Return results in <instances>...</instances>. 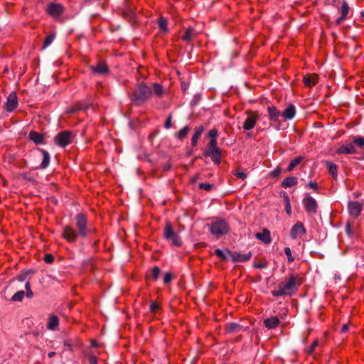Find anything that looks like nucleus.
Listing matches in <instances>:
<instances>
[{"instance_id": "nucleus-46", "label": "nucleus", "mask_w": 364, "mask_h": 364, "mask_svg": "<svg viewBox=\"0 0 364 364\" xmlns=\"http://www.w3.org/2000/svg\"><path fill=\"white\" fill-rule=\"evenodd\" d=\"M232 174L242 180H245L247 178V174L242 171H240L239 170L235 171L232 172Z\"/></svg>"}, {"instance_id": "nucleus-43", "label": "nucleus", "mask_w": 364, "mask_h": 364, "mask_svg": "<svg viewBox=\"0 0 364 364\" xmlns=\"http://www.w3.org/2000/svg\"><path fill=\"white\" fill-rule=\"evenodd\" d=\"M284 253L287 256L288 262L291 263L294 261V257L291 255V249L288 247L284 248Z\"/></svg>"}, {"instance_id": "nucleus-15", "label": "nucleus", "mask_w": 364, "mask_h": 364, "mask_svg": "<svg viewBox=\"0 0 364 364\" xmlns=\"http://www.w3.org/2000/svg\"><path fill=\"white\" fill-rule=\"evenodd\" d=\"M264 326L267 329H274L280 324V319L277 316H271L264 320Z\"/></svg>"}, {"instance_id": "nucleus-26", "label": "nucleus", "mask_w": 364, "mask_h": 364, "mask_svg": "<svg viewBox=\"0 0 364 364\" xmlns=\"http://www.w3.org/2000/svg\"><path fill=\"white\" fill-rule=\"evenodd\" d=\"M29 139L36 144H41L43 143V136L36 132L31 131L29 133Z\"/></svg>"}, {"instance_id": "nucleus-51", "label": "nucleus", "mask_w": 364, "mask_h": 364, "mask_svg": "<svg viewBox=\"0 0 364 364\" xmlns=\"http://www.w3.org/2000/svg\"><path fill=\"white\" fill-rule=\"evenodd\" d=\"M88 362L90 364H97V358L95 355H89Z\"/></svg>"}, {"instance_id": "nucleus-19", "label": "nucleus", "mask_w": 364, "mask_h": 364, "mask_svg": "<svg viewBox=\"0 0 364 364\" xmlns=\"http://www.w3.org/2000/svg\"><path fill=\"white\" fill-rule=\"evenodd\" d=\"M59 326V318L57 316L51 314L48 316L47 328L50 331H55Z\"/></svg>"}, {"instance_id": "nucleus-56", "label": "nucleus", "mask_w": 364, "mask_h": 364, "mask_svg": "<svg viewBox=\"0 0 364 364\" xmlns=\"http://www.w3.org/2000/svg\"><path fill=\"white\" fill-rule=\"evenodd\" d=\"M55 351H51V352H49L48 354V356L49 358H53V356L55 355Z\"/></svg>"}, {"instance_id": "nucleus-1", "label": "nucleus", "mask_w": 364, "mask_h": 364, "mask_svg": "<svg viewBox=\"0 0 364 364\" xmlns=\"http://www.w3.org/2000/svg\"><path fill=\"white\" fill-rule=\"evenodd\" d=\"M75 223L76 229L70 225H65L63 229L62 236L69 242H75L79 237H86L95 232V229L88 227L87 218L85 214L80 213L75 215Z\"/></svg>"}, {"instance_id": "nucleus-25", "label": "nucleus", "mask_w": 364, "mask_h": 364, "mask_svg": "<svg viewBox=\"0 0 364 364\" xmlns=\"http://www.w3.org/2000/svg\"><path fill=\"white\" fill-rule=\"evenodd\" d=\"M204 127L203 125H200L198 127H195L194 134L191 138V144L192 146H196L198 141L199 138L200 137L202 133L203 132Z\"/></svg>"}, {"instance_id": "nucleus-47", "label": "nucleus", "mask_w": 364, "mask_h": 364, "mask_svg": "<svg viewBox=\"0 0 364 364\" xmlns=\"http://www.w3.org/2000/svg\"><path fill=\"white\" fill-rule=\"evenodd\" d=\"M173 279V276L171 272H166L164 277V283L168 284Z\"/></svg>"}, {"instance_id": "nucleus-10", "label": "nucleus", "mask_w": 364, "mask_h": 364, "mask_svg": "<svg viewBox=\"0 0 364 364\" xmlns=\"http://www.w3.org/2000/svg\"><path fill=\"white\" fill-rule=\"evenodd\" d=\"M18 105L17 95L15 92H11L7 99L6 102L5 104V109L8 112H12L14 111Z\"/></svg>"}, {"instance_id": "nucleus-39", "label": "nucleus", "mask_w": 364, "mask_h": 364, "mask_svg": "<svg viewBox=\"0 0 364 364\" xmlns=\"http://www.w3.org/2000/svg\"><path fill=\"white\" fill-rule=\"evenodd\" d=\"M24 296L25 292L23 291H18L13 295L11 300L13 301H22Z\"/></svg>"}, {"instance_id": "nucleus-36", "label": "nucleus", "mask_w": 364, "mask_h": 364, "mask_svg": "<svg viewBox=\"0 0 364 364\" xmlns=\"http://www.w3.org/2000/svg\"><path fill=\"white\" fill-rule=\"evenodd\" d=\"M353 142L358 147L364 148V137L361 136H355L353 139Z\"/></svg>"}, {"instance_id": "nucleus-3", "label": "nucleus", "mask_w": 364, "mask_h": 364, "mask_svg": "<svg viewBox=\"0 0 364 364\" xmlns=\"http://www.w3.org/2000/svg\"><path fill=\"white\" fill-rule=\"evenodd\" d=\"M152 95L150 87L144 83L139 84L131 95L132 101L136 105L141 106Z\"/></svg>"}, {"instance_id": "nucleus-45", "label": "nucleus", "mask_w": 364, "mask_h": 364, "mask_svg": "<svg viewBox=\"0 0 364 364\" xmlns=\"http://www.w3.org/2000/svg\"><path fill=\"white\" fill-rule=\"evenodd\" d=\"M25 289L26 290V296L29 299L33 296V293L31 288V284L29 282H27L25 284Z\"/></svg>"}, {"instance_id": "nucleus-4", "label": "nucleus", "mask_w": 364, "mask_h": 364, "mask_svg": "<svg viewBox=\"0 0 364 364\" xmlns=\"http://www.w3.org/2000/svg\"><path fill=\"white\" fill-rule=\"evenodd\" d=\"M204 156L210 157L215 164L219 165L222 160V150L218 143L209 141L204 152Z\"/></svg>"}, {"instance_id": "nucleus-28", "label": "nucleus", "mask_w": 364, "mask_h": 364, "mask_svg": "<svg viewBox=\"0 0 364 364\" xmlns=\"http://www.w3.org/2000/svg\"><path fill=\"white\" fill-rule=\"evenodd\" d=\"M92 72L98 74H106L108 72V66L103 63L97 64L95 67H92Z\"/></svg>"}, {"instance_id": "nucleus-50", "label": "nucleus", "mask_w": 364, "mask_h": 364, "mask_svg": "<svg viewBox=\"0 0 364 364\" xmlns=\"http://www.w3.org/2000/svg\"><path fill=\"white\" fill-rule=\"evenodd\" d=\"M171 120H172V116H171V114H170L168 117V118L166 119L165 124H164V127L166 129H170L171 127V126H172Z\"/></svg>"}, {"instance_id": "nucleus-53", "label": "nucleus", "mask_w": 364, "mask_h": 364, "mask_svg": "<svg viewBox=\"0 0 364 364\" xmlns=\"http://www.w3.org/2000/svg\"><path fill=\"white\" fill-rule=\"evenodd\" d=\"M307 187L311 188V189H314L315 191H317L318 189V185L316 182H309L307 185Z\"/></svg>"}, {"instance_id": "nucleus-8", "label": "nucleus", "mask_w": 364, "mask_h": 364, "mask_svg": "<svg viewBox=\"0 0 364 364\" xmlns=\"http://www.w3.org/2000/svg\"><path fill=\"white\" fill-rule=\"evenodd\" d=\"M247 117L242 124V129L245 131L252 129L259 119V113L257 111H247Z\"/></svg>"}, {"instance_id": "nucleus-30", "label": "nucleus", "mask_w": 364, "mask_h": 364, "mask_svg": "<svg viewBox=\"0 0 364 364\" xmlns=\"http://www.w3.org/2000/svg\"><path fill=\"white\" fill-rule=\"evenodd\" d=\"M41 151L43 155V161L41 164V168H46L48 166L50 163V154L47 151L44 149H41Z\"/></svg>"}, {"instance_id": "nucleus-27", "label": "nucleus", "mask_w": 364, "mask_h": 364, "mask_svg": "<svg viewBox=\"0 0 364 364\" xmlns=\"http://www.w3.org/2000/svg\"><path fill=\"white\" fill-rule=\"evenodd\" d=\"M160 272L161 270L159 267H154L147 272L146 279L156 281L159 278Z\"/></svg>"}, {"instance_id": "nucleus-59", "label": "nucleus", "mask_w": 364, "mask_h": 364, "mask_svg": "<svg viewBox=\"0 0 364 364\" xmlns=\"http://www.w3.org/2000/svg\"><path fill=\"white\" fill-rule=\"evenodd\" d=\"M92 346H94V347L97 346V342H96V341H93L92 342Z\"/></svg>"}, {"instance_id": "nucleus-35", "label": "nucleus", "mask_w": 364, "mask_h": 364, "mask_svg": "<svg viewBox=\"0 0 364 364\" xmlns=\"http://www.w3.org/2000/svg\"><path fill=\"white\" fill-rule=\"evenodd\" d=\"M159 27L161 31L164 33H168V21L166 18L161 17L159 21Z\"/></svg>"}, {"instance_id": "nucleus-7", "label": "nucleus", "mask_w": 364, "mask_h": 364, "mask_svg": "<svg viewBox=\"0 0 364 364\" xmlns=\"http://www.w3.org/2000/svg\"><path fill=\"white\" fill-rule=\"evenodd\" d=\"M74 136L70 131H63L59 132L54 138L55 144L60 147H65L72 143Z\"/></svg>"}, {"instance_id": "nucleus-32", "label": "nucleus", "mask_w": 364, "mask_h": 364, "mask_svg": "<svg viewBox=\"0 0 364 364\" xmlns=\"http://www.w3.org/2000/svg\"><path fill=\"white\" fill-rule=\"evenodd\" d=\"M326 164L328 168V171L330 174L332 176L333 178H337V173H338V167L336 164H333L331 161H326Z\"/></svg>"}, {"instance_id": "nucleus-6", "label": "nucleus", "mask_w": 364, "mask_h": 364, "mask_svg": "<svg viewBox=\"0 0 364 364\" xmlns=\"http://www.w3.org/2000/svg\"><path fill=\"white\" fill-rule=\"evenodd\" d=\"M164 238L167 240H171L172 245L176 247H180L182 245V241L180 236L173 231L170 223H166L164 228Z\"/></svg>"}, {"instance_id": "nucleus-2", "label": "nucleus", "mask_w": 364, "mask_h": 364, "mask_svg": "<svg viewBox=\"0 0 364 364\" xmlns=\"http://www.w3.org/2000/svg\"><path fill=\"white\" fill-rule=\"evenodd\" d=\"M302 283L303 279L299 274H291L278 284L277 289L272 290L271 293L276 297L291 296L296 294Z\"/></svg>"}, {"instance_id": "nucleus-41", "label": "nucleus", "mask_w": 364, "mask_h": 364, "mask_svg": "<svg viewBox=\"0 0 364 364\" xmlns=\"http://www.w3.org/2000/svg\"><path fill=\"white\" fill-rule=\"evenodd\" d=\"M54 38H55V35L54 34H50L49 36H48L46 38H45V41L43 42V48L48 47V46H50L52 42L54 41Z\"/></svg>"}, {"instance_id": "nucleus-42", "label": "nucleus", "mask_w": 364, "mask_h": 364, "mask_svg": "<svg viewBox=\"0 0 364 364\" xmlns=\"http://www.w3.org/2000/svg\"><path fill=\"white\" fill-rule=\"evenodd\" d=\"M284 200H285V210L289 215H291V208L290 200H289L288 196H284Z\"/></svg>"}, {"instance_id": "nucleus-33", "label": "nucleus", "mask_w": 364, "mask_h": 364, "mask_svg": "<svg viewBox=\"0 0 364 364\" xmlns=\"http://www.w3.org/2000/svg\"><path fill=\"white\" fill-rule=\"evenodd\" d=\"M189 131L190 127L188 126H186L183 129H181L178 132H177L176 136L180 140H183L187 136Z\"/></svg>"}, {"instance_id": "nucleus-22", "label": "nucleus", "mask_w": 364, "mask_h": 364, "mask_svg": "<svg viewBox=\"0 0 364 364\" xmlns=\"http://www.w3.org/2000/svg\"><path fill=\"white\" fill-rule=\"evenodd\" d=\"M338 154H353L356 153V149L352 144L341 146L338 150Z\"/></svg>"}, {"instance_id": "nucleus-58", "label": "nucleus", "mask_w": 364, "mask_h": 364, "mask_svg": "<svg viewBox=\"0 0 364 364\" xmlns=\"http://www.w3.org/2000/svg\"><path fill=\"white\" fill-rule=\"evenodd\" d=\"M347 329H348V326L346 325H343V328H342V331L345 332V331H347Z\"/></svg>"}, {"instance_id": "nucleus-29", "label": "nucleus", "mask_w": 364, "mask_h": 364, "mask_svg": "<svg viewBox=\"0 0 364 364\" xmlns=\"http://www.w3.org/2000/svg\"><path fill=\"white\" fill-rule=\"evenodd\" d=\"M297 184V178L296 177H287L282 183V186L284 188H290Z\"/></svg>"}, {"instance_id": "nucleus-5", "label": "nucleus", "mask_w": 364, "mask_h": 364, "mask_svg": "<svg viewBox=\"0 0 364 364\" xmlns=\"http://www.w3.org/2000/svg\"><path fill=\"white\" fill-rule=\"evenodd\" d=\"M210 231L212 235L219 237L229 232L228 223L225 220L218 219L210 224Z\"/></svg>"}, {"instance_id": "nucleus-16", "label": "nucleus", "mask_w": 364, "mask_h": 364, "mask_svg": "<svg viewBox=\"0 0 364 364\" xmlns=\"http://www.w3.org/2000/svg\"><path fill=\"white\" fill-rule=\"evenodd\" d=\"M198 32L192 27L186 29L184 34L181 36V39L187 43L192 41L198 36Z\"/></svg>"}, {"instance_id": "nucleus-44", "label": "nucleus", "mask_w": 364, "mask_h": 364, "mask_svg": "<svg viewBox=\"0 0 364 364\" xmlns=\"http://www.w3.org/2000/svg\"><path fill=\"white\" fill-rule=\"evenodd\" d=\"M213 187V184L210 183H201L199 184V188L207 191H210Z\"/></svg>"}, {"instance_id": "nucleus-17", "label": "nucleus", "mask_w": 364, "mask_h": 364, "mask_svg": "<svg viewBox=\"0 0 364 364\" xmlns=\"http://www.w3.org/2000/svg\"><path fill=\"white\" fill-rule=\"evenodd\" d=\"M255 237L264 244H269L272 241L270 231L267 228H264L261 232L256 233Z\"/></svg>"}, {"instance_id": "nucleus-24", "label": "nucleus", "mask_w": 364, "mask_h": 364, "mask_svg": "<svg viewBox=\"0 0 364 364\" xmlns=\"http://www.w3.org/2000/svg\"><path fill=\"white\" fill-rule=\"evenodd\" d=\"M318 76L316 74L307 75L304 77V83L305 86L311 87L318 82Z\"/></svg>"}, {"instance_id": "nucleus-31", "label": "nucleus", "mask_w": 364, "mask_h": 364, "mask_svg": "<svg viewBox=\"0 0 364 364\" xmlns=\"http://www.w3.org/2000/svg\"><path fill=\"white\" fill-rule=\"evenodd\" d=\"M303 159L304 158L302 156H297L295 159H294L293 160H291L287 168V172L292 171L294 169V168L296 166H297L302 161Z\"/></svg>"}, {"instance_id": "nucleus-34", "label": "nucleus", "mask_w": 364, "mask_h": 364, "mask_svg": "<svg viewBox=\"0 0 364 364\" xmlns=\"http://www.w3.org/2000/svg\"><path fill=\"white\" fill-rule=\"evenodd\" d=\"M225 329L228 333L238 332L241 326L235 323H230L226 325Z\"/></svg>"}, {"instance_id": "nucleus-13", "label": "nucleus", "mask_w": 364, "mask_h": 364, "mask_svg": "<svg viewBox=\"0 0 364 364\" xmlns=\"http://www.w3.org/2000/svg\"><path fill=\"white\" fill-rule=\"evenodd\" d=\"M228 254L235 262H244L248 261L252 256L250 252L247 253H238L236 252H230L228 250Z\"/></svg>"}, {"instance_id": "nucleus-21", "label": "nucleus", "mask_w": 364, "mask_h": 364, "mask_svg": "<svg viewBox=\"0 0 364 364\" xmlns=\"http://www.w3.org/2000/svg\"><path fill=\"white\" fill-rule=\"evenodd\" d=\"M296 114V108L293 105H289L282 113V117L284 120L292 119Z\"/></svg>"}, {"instance_id": "nucleus-20", "label": "nucleus", "mask_w": 364, "mask_h": 364, "mask_svg": "<svg viewBox=\"0 0 364 364\" xmlns=\"http://www.w3.org/2000/svg\"><path fill=\"white\" fill-rule=\"evenodd\" d=\"M152 94L154 93L157 97L162 98L166 95V91L164 90L162 85L155 82L152 85Z\"/></svg>"}, {"instance_id": "nucleus-9", "label": "nucleus", "mask_w": 364, "mask_h": 364, "mask_svg": "<svg viewBox=\"0 0 364 364\" xmlns=\"http://www.w3.org/2000/svg\"><path fill=\"white\" fill-rule=\"evenodd\" d=\"M303 205L306 211L309 215H314L317 212L318 204L311 196H307L303 199Z\"/></svg>"}, {"instance_id": "nucleus-55", "label": "nucleus", "mask_w": 364, "mask_h": 364, "mask_svg": "<svg viewBox=\"0 0 364 364\" xmlns=\"http://www.w3.org/2000/svg\"><path fill=\"white\" fill-rule=\"evenodd\" d=\"M25 278H26V275L22 274L18 277V280L20 282H23L25 280Z\"/></svg>"}, {"instance_id": "nucleus-57", "label": "nucleus", "mask_w": 364, "mask_h": 364, "mask_svg": "<svg viewBox=\"0 0 364 364\" xmlns=\"http://www.w3.org/2000/svg\"><path fill=\"white\" fill-rule=\"evenodd\" d=\"M77 109L72 108V109H68V110L67 111V112H68V113H72V112H75V111H77Z\"/></svg>"}, {"instance_id": "nucleus-14", "label": "nucleus", "mask_w": 364, "mask_h": 364, "mask_svg": "<svg viewBox=\"0 0 364 364\" xmlns=\"http://www.w3.org/2000/svg\"><path fill=\"white\" fill-rule=\"evenodd\" d=\"M348 210L350 215L357 218L361 213L362 205L356 201L350 202L348 204Z\"/></svg>"}, {"instance_id": "nucleus-37", "label": "nucleus", "mask_w": 364, "mask_h": 364, "mask_svg": "<svg viewBox=\"0 0 364 364\" xmlns=\"http://www.w3.org/2000/svg\"><path fill=\"white\" fill-rule=\"evenodd\" d=\"M161 309V304L158 301H154L150 304L149 310L152 314H156Z\"/></svg>"}, {"instance_id": "nucleus-18", "label": "nucleus", "mask_w": 364, "mask_h": 364, "mask_svg": "<svg viewBox=\"0 0 364 364\" xmlns=\"http://www.w3.org/2000/svg\"><path fill=\"white\" fill-rule=\"evenodd\" d=\"M267 112L270 121L274 122H279V118L282 116V113L276 107L268 106Z\"/></svg>"}, {"instance_id": "nucleus-38", "label": "nucleus", "mask_w": 364, "mask_h": 364, "mask_svg": "<svg viewBox=\"0 0 364 364\" xmlns=\"http://www.w3.org/2000/svg\"><path fill=\"white\" fill-rule=\"evenodd\" d=\"M218 135V129H212L208 133V136L210 139V141H215V143H218V141H217Z\"/></svg>"}, {"instance_id": "nucleus-40", "label": "nucleus", "mask_w": 364, "mask_h": 364, "mask_svg": "<svg viewBox=\"0 0 364 364\" xmlns=\"http://www.w3.org/2000/svg\"><path fill=\"white\" fill-rule=\"evenodd\" d=\"M215 255L219 257L221 260L225 261L228 259V252L225 253L220 249H216L215 250Z\"/></svg>"}, {"instance_id": "nucleus-23", "label": "nucleus", "mask_w": 364, "mask_h": 364, "mask_svg": "<svg viewBox=\"0 0 364 364\" xmlns=\"http://www.w3.org/2000/svg\"><path fill=\"white\" fill-rule=\"evenodd\" d=\"M340 12L341 16L336 20V24H341L347 17L349 12V6L346 2H343L342 4L341 8L340 9Z\"/></svg>"}, {"instance_id": "nucleus-49", "label": "nucleus", "mask_w": 364, "mask_h": 364, "mask_svg": "<svg viewBox=\"0 0 364 364\" xmlns=\"http://www.w3.org/2000/svg\"><path fill=\"white\" fill-rule=\"evenodd\" d=\"M44 261L46 263L50 264L54 261V257L51 254H46L44 257Z\"/></svg>"}, {"instance_id": "nucleus-52", "label": "nucleus", "mask_w": 364, "mask_h": 364, "mask_svg": "<svg viewBox=\"0 0 364 364\" xmlns=\"http://www.w3.org/2000/svg\"><path fill=\"white\" fill-rule=\"evenodd\" d=\"M281 173V168L279 167H277V168H275L274 171H272L271 173H270V176L273 178H276L277 176H279Z\"/></svg>"}, {"instance_id": "nucleus-12", "label": "nucleus", "mask_w": 364, "mask_h": 364, "mask_svg": "<svg viewBox=\"0 0 364 364\" xmlns=\"http://www.w3.org/2000/svg\"><path fill=\"white\" fill-rule=\"evenodd\" d=\"M46 11L50 16L57 18L64 12V7L60 4L50 3Z\"/></svg>"}, {"instance_id": "nucleus-54", "label": "nucleus", "mask_w": 364, "mask_h": 364, "mask_svg": "<svg viewBox=\"0 0 364 364\" xmlns=\"http://www.w3.org/2000/svg\"><path fill=\"white\" fill-rule=\"evenodd\" d=\"M254 267L257 269H264L267 267V265L264 263H256L255 264Z\"/></svg>"}, {"instance_id": "nucleus-48", "label": "nucleus", "mask_w": 364, "mask_h": 364, "mask_svg": "<svg viewBox=\"0 0 364 364\" xmlns=\"http://www.w3.org/2000/svg\"><path fill=\"white\" fill-rule=\"evenodd\" d=\"M318 342L317 340H314L313 341V343L311 344V346L309 347L308 350H307V353L309 354H311L314 353L316 347L318 346Z\"/></svg>"}, {"instance_id": "nucleus-11", "label": "nucleus", "mask_w": 364, "mask_h": 364, "mask_svg": "<svg viewBox=\"0 0 364 364\" xmlns=\"http://www.w3.org/2000/svg\"><path fill=\"white\" fill-rule=\"evenodd\" d=\"M306 232V228L301 222H297L293 225L290 230V236L291 239L296 240L305 235Z\"/></svg>"}]
</instances>
